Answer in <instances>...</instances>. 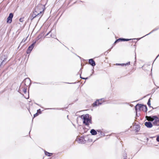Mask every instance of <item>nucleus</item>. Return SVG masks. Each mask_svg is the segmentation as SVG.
<instances>
[{
	"label": "nucleus",
	"instance_id": "9",
	"mask_svg": "<svg viewBox=\"0 0 159 159\" xmlns=\"http://www.w3.org/2000/svg\"><path fill=\"white\" fill-rule=\"evenodd\" d=\"M144 124L148 128H151L152 126V124L150 122H146Z\"/></svg>",
	"mask_w": 159,
	"mask_h": 159
},
{
	"label": "nucleus",
	"instance_id": "15",
	"mask_svg": "<svg viewBox=\"0 0 159 159\" xmlns=\"http://www.w3.org/2000/svg\"><path fill=\"white\" fill-rule=\"evenodd\" d=\"M22 91L25 93L27 92V88L26 87H24Z\"/></svg>",
	"mask_w": 159,
	"mask_h": 159
},
{
	"label": "nucleus",
	"instance_id": "8",
	"mask_svg": "<svg viewBox=\"0 0 159 159\" xmlns=\"http://www.w3.org/2000/svg\"><path fill=\"white\" fill-rule=\"evenodd\" d=\"M154 117H156V116H154L152 117V116H146L147 120L149 121H153L155 120V118Z\"/></svg>",
	"mask_w": 159,
	"mask_h": 159
},
{
	"label": "nucleus",
	"instance_id": "19",
	"mask_svg": "<svg viewBox=\"0 0 159 159\" xmlns=\"http://www.w3.org/2000/svg\"><path fill=\"white\" fill-rule=\"evenodd\" d=\"M45 154L46 155L48 156H50L51 155H50V153L47 152H45Z\"/></svg>",
	"mask_w": 159,
	"mask_h": 159
},
{
	"label": "nucleus",
	"instance_id": "13",
	"mask_svg": "<svg viewBox=\"0 0 159 159\" xmlns=\"http://www.w3.org/2000/svg\"><path fill=\"white\" fill-rule=\"evenodd\" d=\"M90 133L93 135H95L97 134V132L94 129H92L91 130Z\"/></svg>",
	"mask_w": 159,
	"mask_h": 159
},
{
	"label": "nucleus",
	"instance_id": "6",
	"mask_svg": "<svg viewBox=\"0 0 159 159\" xmlns=\"http://www.w3.org/2000/svg\"><path fill=\"white\" fill-rule=\"evenodd\" d=\"M13 15L12 13H10L9 14V16L8 17L7 20V22L8 23H11L12 21V19Z\"/></svg>",
	"mask_w": 159,
	"mask_h": 159
},
{
	"label": "nucleus",
	"instance_id": "18",
	"mask_svg": "<svg viewBox=\"0 0 159 159\" xmlns=\"http://www.w3.org/2000/svg\"><path fill=\"white\" fill-rule=\"evenodd\" d=\"M135 130L138 131L139 130V126H136L135 127Z\"/></svg>",
	"mask_w": 159,
	"mask_h": 159
},
{
	"label": "nucleus",
	"instance_id": "7",
	"mask_svg": "<svg viewBox=\"0 0 159 159\" xmlns=\"http://www.w3.org/2000/svg\"><path fill=\"white\" fill-rule=\"evenodd\" d=\"M155 118L154 120V122L153 123L154 125L159 126V120L158 118L156 116V117H154Z\"/></svg>",
	"mask_w": 159,
	"mask_h": 159
},
{
	"label": "nucleus",
	"instance_id": "23",
	"mask_svg": "<svg viewBox=\"0 0 159 159\" xmlns=\"http://www.w3.org/2000/svg\"><path fill=\"white\" fill-rule=\"evenodd\" d=\"M38 115V113H37L34 115V117H35Z\"/></svg>",
	"mask_w": 159,
	"mask_h": 159
},
{
	"label": "nucleus",
	"instance_id": "11",
	"mask_svg": "<svg viewBox=\"0 0 159 159\" xmlns=\"http://www.w3.org/2000/svg\"><path fill=\"white\" fill-rule=\"evenodd\" d=\"M131 39H118L116 40L115 42L114 43H117L118 42L120 41H129Z\"/></svg>",
	"mask_w": 159,
	"mask_h": 159
},
{
	"label": "nucleus",
	"instance_id": "10",
	"mask_svg": "<svg viewBox=\"0 0 159 159\" xmlns=\"http://www.w3.org/2000/svg\"><path fill=\"white\" fill-rule=\"evenodd\" d=\"M89 64L93 66H94L96 65L95 62L92 59L89 60Z\"/></svg>",
	"mask_w": 159,
	"mask_h": 159
},
{
	"label": "nucleus",
	"instance_id": "17",
	"mask_svg": "<svg viewBox=\"0 0 159 159\" xmlns=\"http://www.w3.org/2000/svg\"><path fill=\"white\" fill-rule=\"evenodd\" d=\"M150 99H151V98H150L148 100V106L150 107V105H151V103H150Z\"/></svg>",
	"mask_w": 159,
	"mask_h": 159
},
{
	"label": "nucleus",
	"instance_id": "2",
	"mask_svg": "<svg viewBox=\"0 0 159 159\" xmlns=\"http://www.w3.org/2000/svg\"><path fill=\"white\" fill-rule=\"evenodd\" d=\"M81 118L83 119V123L87 126H88L89 124H91V118L89 117V115L86 114L81 116Z\"/></svg>",
	"mask_w": 159,
	"mask_h": 159
},
{
	"label": "nucleus",
	"instance_id": "4",
	"mask_svg": "<svg viewBox=\"0 0 159 159\" xmlns=\"http://www.w3.org/2000/svg\"><path fill=\"white\" fill-rule=\"evenodd\" d=\"M36 42H34V43L33 44H32L28 48V49L27 51V54L29 53L31 51H32V50L33 49V48L34 47V45L35 44V43Z\"/></svg>",
	"mask_w": 159,
	"mask_h": 159
},
{
	"label": "nucleus",
	"instance_id": "12",
	"mask_svg": "<svg viewBox=\"0 0 159 159\" xmlns=\"http://www.w3.org/2000/svg\"><path fill=\"white\" fill-rule=\"evenodd\" d=\"M100 101V100H98L96 101L95 102H94L93 104V107H94L95 106H96L97 105H100L101 104V103L99 101Z\"/></svg>",
	"mask_w": 159,
	"mask_h": 159
},
{
	"label": "nucleus",
	"instance_id": "16",
	"mask_svg": "<svg viewBox=\"0 0 159 159\" xmlns=\"http://www.w3.org/2000/svg\"><path fill=\"white\" fill-rule=\"evenodd\" d=\"M27 37H28L25 39H23L22 40V41L20 43V44H21L22 43H24V42H25V41L27 40Z\"/></svg>",
	"mask_w": 159,
	"mask_h": 159
},
{
	"label": "nucleus",
	"instance_id": "27",
	"mask_svg": "<svg viewBox=\"0 0 159 159\" xmlns=\"http://www.w3.org/2000/svg\"><path fill=\"white\" fill-rule=\"evenodd\" d=\"M124 159H126V158L125 157V158H124Z\"/></svg>",
	"mask_w": 159,
	"mask_h": 159
},
{
	"label": "nucleus",
	"instance_id": "21",
	"mask_svg": "<svg viewBox=\"0 0 159 159\" xmlns=\"http://www.w3.org/2000/svg\"><path fill=\"white\" fill-rule=\"evenodd\" d=\"M52 37V38H55L56 37V35H53L52 34H50V36L48 37Z\"/></svg>",
	"mask_w": 159,
	"mask_h": 159
},
{
	"label": "nucleus",
	"instance_id": "3",
	"mask_svg": "<svg viewBox=\"0 0 159 159\" xmlns=\"http://www.w3.org/2000/svg\"><path fill=\"white\" fill-rule=\"evenodd\" d=\"M135 109L136 111V113L138 111H147V107L146 106L143 105L137 104L135 106Z\"/></svg>",
	"mask_w": 159,
	"mask_h": 159
},
{
	"label": "nucleus",
	"instance_id": "24",
	"mask_svg": "<svg viewBox=\"0 0 159 159\" xmlns=\"http://www.w3.org/2000/svg\"><path fill=\"white\" fill-rule=\"evenodd\" d=\"M81 78L83 79H88V78H82L81 77Z\"/></svg>",
	"mask_w": 159,
	"mask_h": 159
},
{
	"label": "nucleus",
	"instance_id": "20",
	"mask_svg": "<svg viewBox=\"0 0 159 159\" xmlns=\"http://www.w3.org/2000/svg\"><path fill=\"white\" fill-rule=\"evenodd\" d=\"M20 22H23L24 21V18H20L19 19Z\"/></svg>",
	"mask_w": 159,
	"mask_h": 159
},
{
	"label": "nucleus",
	"instance_id": "1",
	"mask_svg": "<svg viewBox=\"0 0 159 159\" xmlns=\"http://www.w3.org/2000/svg\"><path fill=\"white\" fill-rule=\"evenodd\" d=\"M45 10V6L41 4H38L35 7L32 15L33 19L36 17L40 18L43 14Z\"/></svg>",
	"mask_w": 159,
	"mask_h": 159
},
{
	"label": "nucleus",
	"instance_id": "5",
	"mask_svg": "<svg viewBox=\"0 0 159 159\" xmlns=\"http://www.w3.org/2000/svg\"><path fill=\"white\" fill-rule=\"evenodd\" d=\"M24 82L26 86H29L31 84V80L30 78H27L25 80Z\"/></svg>",
	"mask_w": 159,
	"mask_h": 159
},
{
	"label": "nucleus",
	"instance_id": "22",
	"mask_svg": "<svg viewBox=\"0 0 159 159\" xmlns=\"http://www.w3.org/2000/svg\"><path fill=\"white\" fill-rule=\"evenodd\" d=\"M156 140L158 142H159V136L157 137Z\"/></svg>",
	"mask_w": 159,
	"mask_h": 159
},
{
	"label": "nucleus",
	"instance_id": "25",
	"mask_svg": "<svg viewBox=\"0 0 159 159\" xmlns=\"http://www.w3.org/2000/svg\"><path fill=\"white\" fill-rule=\"evenodd\" d=\"M51 33V31H49L46 35V36L48 35Z\"/></svg>",
	"mask_w": 159,
	"mask_h": 159
},
{
	"label": "nucleus",
	"instance_id": "14",
	"mask_svg": "<svg viewBox=\"0 0 159 159\" xmlns=\"http://www.w3.org/2000/svg\"><path fill=\"white\" fill-rule=\"evenodd\" d=\"M130 64V62H129L126 64H116V65H121L122 66H124V65H125V66H126L127 65H129Z\"/></svg>",
	"mask_w": 159,
	"mask_h": 159
},
{
	"label": "nucleus",
	"instance_id": "26",
	"mask_svg": "<svg viewBox=\"0 0 159 159\" xmlns=\"http://www.w3.org/2000/svg\"><path fill=\"white\" fill-rule=\"evenodd\" d=\"M151 33V32H150V33H149V34H147L146 35H148V34H150Z\"/></svg>",
	"mask_w": 159,
	"mask_h": 159
},
{
	"label": "nucleus",
	"instance_id": "28",
	"mask_svg": "<svg viewBox=\"0 0 159 159\" xmlns=\"http://www.w3.org/2000/svg\"><path fill=\"white\" fill-rule=\"evenodd\" d=\"M39 110H40V109H39V110H38V111Z\"/></svg>",
	"mask_w": 159,
	"mask_h": 159
}]
</instances>
